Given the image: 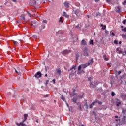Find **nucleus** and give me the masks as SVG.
<instances>
[{
	"mask_svg": "<svg viewBox=\"0 0 126 126\" xmlns=\"http://www.w3.org/2000/svg\"><path fill=\"white\" fill-rule=\"evenodd\" d=\"M76 69V65H73L72 68L70 69V70H68V71H71L70 74H74V73H76V71L75 70Z\"/></svg>",
	"mask_w": 126,
	"mask_h": 126,
	"instance_id": "nucleus-1",
	"label": "nucleus"
},
{
	"mask_svg": "<svg viewBox=\"0 0 126 126\" xmlns=\"http://www.w3.org/2000/svg\"><path fill=\"white\" fill-rule=\"evenodd\" d=\"M21 68L22 67L20 66L17 67V68H14L15 71L17 74H20L22 70Z\"/></svg>",
	"mask_w": 126,
	"mask_h": 126,
	"instance_id": "nucleus-2",
	"label": "nucleus"
},
{
	"mask_svg": "<svg viewBox=\"0 0 126 126\" xmlns=\"http://www.w3.org/2000/svg\"><path fill=\"white\" fill-rule=\"evenodd\" d=\"M81 68H82V66L80 65L78 66L77 74H81L83 72V70H81Z\"/></svg>",
	"mask_w": 126,
	"mask_h": 126,
	"instance_id": "nucleus-3",
	"label": "nucleus"
},
{
	"mask_svg": "<svg viewBox=\"0 0 126 126\" xmlns=\"http://www.w3.org/2000/svg\"><path fill=\"white\" fill-rule=\"evenodd\" d=\"M42 73H41V72L39 71L37 72L34 75L35 77L36 78H40V77H42Z\"/></svg>",
	"mask_w": 126,
	"mask_h": 126,
	"instance_id": "nucleus-4",
	"label": "nucleus"
},
{
	"mask_svg": "<svg viewBox=\"0 0 126 126\" xmlns=\"http://www.w3.org/2000/svg\"><path fill=\"white\" fill-rule=\"evenodd\" d=\"M96 103H98V100L97 99L95 100L94 102H92V104L90 105V109H92L93 106H94Z\"/></svg>",
	"mask_w": 126,
	"mask_h": 126,
	"instance_id": "nucleus-5",
	"label": "nucleus"
},
{
	"mask_svg": "<svg viewBox=\"0 0 126 126\" xmlns=\"http://www.w3.org/2000/svg\"><path fill=\"white\" fill-rule=\"evenodd\" d=\"M96 103H98V100L97 99L95 100L94 102H92V104L90 105V109H92L93 106H94Z\"/></svg>",
	"mask_w": 126,
	"mask_h": 126,
	"instance_id": "nucleus-6",
	"label": "nucleus"
},
{
	"mask_svg": "<svg viewBox=\"0 0 126 126\" xmlns=\"http://www.w3.org/2000/svg\"><path fill=\"white\" fill-rule=\"evenodd\" d=\"M88 49L87 48H85L84 50V55L85 56V57H88Z\"/></svg>",
	"mask_w": 126,
	"mask_h": 126,
	"instance_id": "nucleus-7",
	"label": "nucleus"
},
{
	"mask_svg": "<svg viewBox=\"0 0 126 126\" xmlns=\"http://www.w3.org/2000/svg\"><path fill=\"white\" fill-rule=\"evenodd\" d=\"M70 53V50H65L62 52V55H67V54H69Z\"/></svg>",
	"mask_w": 126,
	"mask_h": 126,
	"instance_id": "nucleus-8",
	"label": "nucleus"
},
{
	"mask_svg": "<svg viewBox=\"0 0 126 126\" xmlns=\"http://www.w3.org/2000/svg\"><path fill=\"white\" fill-rule=\"evenodd\" d=\"M74 13L76 14V15H77V16H78V15H80V10L79 9H77L75 10V11L73 10Z\"/></svg>",
	"mask_w": 126,
	"mask_h": 126,
	"instance_id": "nucleus-9",
	"label": "nucleus"
},
{
	"mask_svg": "<svg viewBox=\"0 0 126 126\" xmlns=\"http://www.w3.org/2000/svg\"><path fill=\"white\" fill-rule=\"evenodd\" d=\"M37 19H35L34 21H32L31 22V25H33L34 27L36 26V24H37Z\"/></svg>",
	"mask_w": 126,
	"mask_h": 126,
	"instance_id": "nucleus-10",
	"label": "nucleus"
},
{
	"mask_svg": "<svg viewBox=\"0 0 126 126\" xmlns=\"http://www.w3.org/2000/svg\"><path fill=\"white\" fill-rule=\"evenodd\" d=\"M81 45H82V46H86V41L85 40L83 39L81 42Z\"/></svg>",
	"mask_w": 126,
	"mask_h": 126,
	"instance_id": "nucleus-11",
	"label": "nucleus"
},
{
	"mask_svg": "<svg viewBox=\"0 0 126 126\" xmlns=\"http://www.w3.org/2000/svg\"><path fill=\"white\" fill-rule=\"evenodd\" d=\"M63 16H64L66 18H69V16L65 12H63Z\"/></svg>",
	"mask_w": 126,
	"mask_h": 126,
	"instance_id": "nucleus-12",
	"label": "nucleus"
},
{
	"mask_svg": "<svg viewBox=\"0 0 126 126\" xmlns=\"http://www.w3.org/2000/svg\"><path fill=\"white\" fill-rule=\"evenodd\" d=\"M92 63H93V59H91V60H90L87 63V65H88V66L90 65V64H92Z\"/></svg>",
	"mask_w": 126,
	"mask_h": 126,
	"instance_id": "nucleus-13",
	"label": "nucleus"
},
{
	"mask_svg": "<svg viewBox=\"0 0 126 126\" xmlns=\"http://www.w3.org/2000/svg\"><path fill=\"white\" fill-rule=\"evenodd\" d=\"M64 5L65 7H69V5H70V4L69 3L67 2H64Z\"/></svg>",
	"mask_w": 126,
	"mask_h": 126,
	"instance_id": "nucleus-14",
	"label": "nucleus"
},
{
	"mask_svg": "<svg viewBox=\"0 0 126 126\" xmlns=\"http://www.w3.org/2000/svg\"><path fill=\"white\" fill-rule=\"evenodd\" d=\"M27 117H28V115L27 114H24V120L23 122H25L26 120H27Z\"/></svg>",
	"mask_w": 126,
	"mask_h": 126,
	"instance_id": "nucleus-15",
	"label": "nucleus"
},
{
	"mask_svg": "<svg viewBox=\"0 0 126 126\" xmlns=\"http://www.w3.org/2000/svg\"><path fill=\"white\" fill-rule=\"evenodd\" d=\"M32 5H36V0H32L31 2Z\"/></svg>",
	"mask_w": 126,
	"mask_h": 126,
	"instance_id": "nucleus-16",
	"label": "nucleus"
},
{
	"mask_svg": "<svg viewBox=\"0 0 126 126\" xmlns=\"http://www.w3.org/2000/svg\"><path fill=\"white\" fill-rule=\"evenodd\" d=\"M76 104H77L78 107H79V109L80 111H81V110H82L81 104L79 102H78V103L76 102Z\"/></svg>",
	"mask_w": 126,
	"mask_h": 126,
	"instance_id": "nucleus-17",
	"label": "nucleus"
},
{
	"mask_svg": "<svg viewBox=\"0 0 126 126\" xmlns=\"http://www.w3.org/2000/svg\"><path fill=\"white\" fill-rule=\"evenodd\" d=\"M20 19L22 20L23 21H26L25 20V17H24V15H22L20 17Z\"/></svg>",
	"mask_w": 126,
	"mask_h": 126,
	"instance_id": "nucleus-18",
	"label": "nucleus"
},
{
	"mask_svg": "<svg viewBox=\"0 0 126 126\" xmlns=\"http://www.w3.org/2000/svg\"><path fill=\"white\" fill-rule=\"evenodd\" d=\"M72 100L73 103H75V104H76V102L77 101V98L76 97L73 98Z\"/></svg>",
	"mask_w": 126,
	"mask_h": 126,
	"instance_id": "nucleus-19",
	"label": "nucleus"
},
{
	"mask_svg": "<svg viewBox=\"0 0 126 126\" xmlns=\"http://www.w3.org/2000/svg\"><path fill=\"white\" fill-rule=\"evenodd\" d=\"M81 66L82 68H86L88 66L87 64H82Z\"/></svg>",
	"mask_w": 126,
	"mask_h": 126,
	"instance_id": "nucleus-20",
	"label": "nucleus"
},
{
	"mask_svg": "<svg viewBox=\"0 0 126 126\" xmlns=\"http://www.w3.org/2000/svg\"><path fill=\"white\" fill-rule=\"evenodd\" d=\"M57 73L58 74H59V75H61V74L62 73V71L61 70V69H58L57 70Z\"/></svg>",
	"mask_w": 126,
	"mask_h": 126,
	"instance_id": "nucleus-21",
	"label": "nucleus"
},
{
	"mask_svg": "<svg viewBox=\"0 0 126 126\" xmlns=\"http://www.w3.org/2000/svg\"><path fill=\"white\" fill-rule=\"evenodd\" d=\"M117 12H118V13H120V12H121V8H120V7H117Z\"/></svg>",
	"mask_w": 126,
	"mask_h": 126,
	"instance_id": "nucleus-22",
	"label": "nucleus"
},
{
	"mask_svg": "<svg viewBox=\"0 0 126 126\" xmlns=\"http://www.w3.org/2000/svg\"><path fill=\"white\" fill-rule=\"evenodd\" d=\"M72 96H75L76 93H75V89H74L73 91V93L72 94Z\"/></svg>",
	"mask_w": 126,
	"mask_h": 126,
	"instance_id": "nucleus-23",
	"label": "nucleus"
},
{
	"mask_svg": "<svg viewBox=\"0 0 126 126\" xmlns=\"http://www.w3.org/2000/svg\"><path fill=\"white\" fill-rule=\"evenodd\" d=\"M78 98H79V99H80L81 98H83V94H81V95H78Z\"/></svg>",
	"mask_w": 126,
	"mask_h": 126,
	"instance_id": "nucleus-24",
	"label": "nucleus"
},
{
	"mask_svg": "<svg viewBox=\"0 0 126 126\" xmlns=\"http://www.w3.org/2000/svg\"><path fill=\"white\" fill-rule=\"evenodd\" d=\"M101 26H102V27H103V28H102V29H103V30H105V29H106V25H103V24H101Z\"/></svg>",
	"mask_w": 126,
	"mask_h": 126,
	"instance_id": "nucleus-25",
	"label": "nucleus"
},
{
	"mask_svg": "<svg viewBox=\"0 0 126 126\" xmlns=\"http://www.w3.org/2000/svg\"><path fill=\"white\" fill-rule=\"evenodd\" d=\"M13 43L15 45V46H18V42L15 41H13Z\"/></svg>",
	"mask_w": 126,
	"mask_h": 126,
	"instance_id": "nucleus-26",
	"label": "nucleus"
},
{
	"mask_svg": "<svg viewBox=\"0 0 126 126\" xmlns=\"http://www.w3.org/2000/svg\"><path fill=\"white\" fill-rule=\"evenodd\" d=\"M59 21V22H62V23L63 22V18L62 17H60Z\"/></svg>",
	"mask_w": 126,
	"mask_h": 126,
	"instance_id": "nucleus-27",
	"label": "nucleus"
},
{
	"mask_svg": "<svg viewBox=\"0 0 126 126\" xmlns=\"http://www.w3.org/2000/svg\"><path fill=\"white\" fill-rule=\"evenodd\" d=\"M122 112L124 114V115H126V109H123Z\"/></svg>",
	"mask_w": 126,
	"mask_h": 126,
	"instance_id": "nucleus-28",
	"label": "nucleus"
},
{
	"mask_svg": "<svg viewBox=\"0 0 126 126\" xmlns=\"http://www.w3.org/2000/svg\"><path fill=\"white\" fill-rule=\"evenodd\" d=\"M111 95L112 97H114V96H115L116 95V94H115V92H111Z\"/></svg>",
	"mask_w": 126,
	"mask_h": 126,
	"instance_id": "nucleus-29",
	"label": "nucleus"
},
{
	"mask_svg": "<svg viewBox=\"0 0 126 126\" xmlns=\"http://www.w3.org/2000/svg\"><path fill=\"white\" fill-rule=\"evenodd\" d=\"M58 33L63 34V31H58Z\"/></svg>",
	"mask_w": 126,
	"mask_h": 126,
	"instance_id": "nucleus-30",
	"label": "nucleus"
},
{
	"mask_svg": "<svg viewBox=\"0 0 126 126\" xmlns=\"http://www.w3.org/2000/svg\"><path fill=\"white\" fill-rule=\"evenodd\" d=\"M90 45H94V42H93V40H91L90 41Z\"/></svg>",
	"mask_w": 126,
	"mask_h": 126,
	"instance_id": "nucleus-31",
	"label": "nucleus"
},
{
	"mask_svg": "<svg viewBox=\"0 0 126 126\" xmlns=\"http://www.w3.org/2000/svg\"><path fill=\"white\" fill-rule=\"evenodd\" d=\"M106 57H107V55H103V58H104L105 61H108V60L107 59V58H106Z\"/></svg>",
	"mask_w": 126,
	"mask_h": 126,
	"instance_id": "nucleus-32",
	"label": "nucleus"
},
{
	"mask_svg": "<svg viewBox=\"0 0 126 126\" xmlns=\"http://www.w3.org/2000/svg\"><path fill=\"white\" fill-rule=\"evenodd\" d=\"M41 30L45 29V28L46 27V26H45V25H42L41 26Z\"/></svg>",
	"mask_w": 126,
	"mask_h": 126,
	"instance_id": "nucleus-33",
	"label": "nucleus"
},
{
	"mask_svg": "<svg viewBox=\"0 0 126 126\" xmlns=\"http://www.w3.org/2000/svg\"><path fill=\"white\" fill-rule=\"evenodd\" d=\"M43 23H46V24H47V23H48V21L46 20H44L42 21Z\"/></svg>",
	"mask_w": 126,
	"mask_h": 126,
	"instance_id": "nucleus-34",
	"label": "nucleus"
},
{
	"mask_svg": "<svg viewBox=\"0 0 126 126\" xmlns=\"http://www.w3.org/2000/svg\"><path fill=\"white\" fill-rule=\"evenodd\" d=\"M122 38H126V34H122Z\"/></svg>",
	"mask_w": 126,
	"mask_h": 126,
	"instance_id": "nucleus-35",
	"label": "nucleus"
},
{
	"mask_svg": "<svg viewBox=\"0 0 126 126\" xmlns=\"http://www.w3.org/2000/svg\"><path fill=\"white\" fill-rule=\"evenodd\" d=\"M75 28H76L77 29H80V28L79 27V25L76 26Z\"/></svg>",
	"mask_w": 126,
	"mask_h": 126,
	"instance_id": "nucleus-36",
	"label": "nucleus"
},
{
	"mask_svg": "<svg viewBox=\"0 0 126 126\" xmlns=\"http://www.w3.org/2000/svg\"><path fill=\"white\" fill-rule=\"evenodd\" d=\"M84 106H86V107H87V109H88V104H87V102L85 103V104L84 105Z\"/></svg>",
	"mask_w": 126,
	"mask_h": 126,
	"instance_id": "nucleus-37",
	"label": "nucleus"
},
{
	"mask_svg": "<svg viewBox=\"0 0 126 126\" xmlns=\"http://www.w3.org/2000/svg\"><path fill=\"white\" fill-rule=\"evenodd\" d=\"M49 80H46V82H45V85H48V84H49Z\"/></svg>",
	"mask_w": 126,
	"mask_h": 126,
	"instance_id": "nucleus-38",
	"label": "nucleus"
},
{
	"mask_svg": "<svg viewBox=\"0 0 126 126\" xmlns=\"http://www.w3.org/2000/svg\"><path fill=\"white\" fill-rule=\"evenodd\" d=\"M126 19H124L122 23H123V24H126Z\"/></svg>",
	"mask_w": 126,
	"mask_h": 126,
	"instance_id": "nucleus-39",
	"label": "nucleus"
},
{
	"mask_svg": "<svg viewBox=\"0 0 126 126\" xmlns=\"http://www.w3.org/2000/svg\"><path fill=\"white\" fill-rule=\"evenodd\" d=\"M48 97H49V94H45V95H44V98H47Z\"/></svg>",
	"mask_w": 126,
	"mask_h": 126,
	"instance_id": "nucleus-40",
	"label": "nucleus"
},
{
	"mask_svg": "<svg viewBox=\"0 0 126 126\" xmlns=\"http://www.w3.org/2000/svg\"><path fill=\"white\" fill-rule=\"evenodd\" d=\"M53 82V84H56V79H54L52 80Z\"/></svg>",
	"mask_w": 126,
	"mask_h": 126,
	"instance_id": "nucleus-41",
	"label": "nucleus"
},
{
	"mask_svg": "<svg viewBox=\"0 0 126 126\" xmlns=\"http://www.w3.org/2000/svg\"><path fill=\"white\" fill-rule=\"evenodd\" d=\"M126 55V50H125V51H124V52L123 53V55L124 56V55Z\"/></svg>",
	"mask_w": 126,
	"mask_h": 126,
	"instance_id": "nucleus-42",
	"label": "nucleus"
},
{
	"mask_svg": "<svg viewBox=\"0 0 126 126\" xmlns=\"http://www.w3.org/2000/svg\"><path fill=\"white\" fill-rule=\"evenodd\" d=\"M62 99L63 100V101H65V98H64V97L63 96H62Z\"/></svg>",
	"mask_w": 126,
	"mask_h": 126,
	"instance_id": "nucleus-43",
	"label": "nucleus"
},
{
	"mask_svg": "<svg viewBox=\"0 0 126 126\" xmlns=\"http://www.w3.org/2000/svg\"><path fill=\"white\" fill-rule=\"evenodd\" d=\"M114 44H118V40H114Z\"/></svg>",
	"mask_w": 126,
	"mask_h": 126,
	"instance_id": "nucleus-44",
	"label": "nucleus"
},
{
	"mask_svg": "<svg viewBox=\"0 0 126 126\" xmlns=\"http://www.w3.org/2000/svg\"><path fill=\"white\" fill-rule=\"evenodd\" d=\"M126 0H125V1L122 3V4H123V5H125V4H126Z\"/></svg>",
	"mask_w": 126,
	"mask_h": 126,
	"instance_id": "nucleus-45",
	"label": "nucleus"
},
{
	"mask_svg": "<svg viewBox=\"0 0 126 126\" xmlns=\"http://www.w3.org/2000/svg\"><path fill=\"white\" fill-rule=\"evenodd\" d=\"M122 30H124V32H126V27L124 28L123 29H122Z\"/></svg>",
	"mask_w": 126,
	"mask_h": 126,
	"instance_id": "nucleus-46",
	"label": "nucleus"
},
{
	"mask_svg": "<svg viewBox=\"0 0 126 126\" xmlns=\"http://www.w3.org/2000/svg\"><path fill=\"white\" fill-rule=\"evenodd\" d=\"M28 14H29L30 15V17H32L33 16V15L32 14H30V13H28Z\"/></svg>",
	"mask_w": 126,
	"mask_h": 126,
	"instance_id": "nucleus-47",
	"label": "nucleus"
},
{
	"mask_svg": "<svg viewBox=\"0 0 126 126\" xmlns=\"http://www.w3.org/2000/svg\"><path fill=\"white\" fill-rule=\"evenodd\" d=\"M78 57H79L78 55H77L76 56V61H77V60H78Z\"/></svg>",
	"mask_w": 126,
	"mask_h": 126,
	"instance_id": "nucleus-48",
	"label": "nucleus"
},
{
	"mask_svg": "<svg viewBox=\"0 0 126 126\" xmlns=\"http://www.w3.org/2000/svg\"><path fill=\"white\" fill-rule=\"evenodd\" d=\"M97 103H98V104H99V105H102V102H100V101H98V100H97Z\"/></svg>",
	"mask_w": 126,
	"mask_h": 126,
	"instance_id": "nucleus-49",
	"label": "nucleus"
},
{
	"mask_svg": "<svg viewBox=\"0 0 126 126\" xmlns=\"http://www.w3.org/2000/svg\"><path fill=\"white\" fill-rule=\"evenodd\" d=\"M122 53H123V51H122L121 50L119 51V54H122Z\"/></svg>",
	"mask_w": 126,
	"mask_h": 126,
	"instance_id": "nucleus-50",
	"label": "nucleus"
},
{
	"mask_svg": "<svg viewBox=\"0 0 126 126\" xmlns=\"http://www.w3.org/2000/svg\"><path fill=\"white\" fill-rule=\"evenodd\" d=\"M94 1H95V2H99V1H100V0H94Z\"/></svg>",
	"mask_w": 126,
	"mask_h": 126,
	"instance_id": "nucleus-51",
	"label": "nucleus"
},
{
	"mask_svg": "<svg viewBox=\"0 0 126 126\" xmlns=\"http://www.w3.org/2000/svg\"><path fill=\"white\" fill-rule=\"evenodd\" d=\"M105 34H108V31H107V30H105Z\"/></svg>",
	"mask_w": 126,
	"mask_h": 126,
	"instance_id": "nucleus-52",
	"label": "nucleus"
},
{
	"mask_svg": "<svg viewBox=\"0 0 126 126\" xmlns=\"http://www.w3.org/2000/svg\"><path fill=\"white\" fill-rule=\"evenodd\" d=\"M119 105H121V102H119L117 104V106H119Z\"/></svg>",
	"mask_w": 126,
	"mask_h": 126,
	"instance_id": "nucleus-53",
	"label": "nucleus"
},
{
	"mask_svg": "<svg viewBox=\"0 0 126 126\" xmlns=\"http://www.w3.org/2000/svg\"><path fill=\"white\" fill-rule=\"evenodd\" d=\"M118 73L119 75H120V74H121V73H122V71H118Z\"/></svg>",
	"mask_w": 126,
	"mask_h": 126,
	"instance_id": "nucleus-54",
	"label": "nucleus"
},
{
	"mask_svg": "<svg viewBox=\"0 0 126 126\" xmlns=\"http://www.w3.org/2000/svg\"><path fill=\"white\" fill-rule=\"evenodd\" d=\"M107 2H111V0H106Z\"/></svg>",
	"mask_w": 126,
	"mask_h": 126,
	"instance_id": "nucleus-55",
	"label": "nucleus"
},
{
	"mask_svg": "<svg viewBox=\"0 0 126 126\" xmlns=\"http://www.w3.org/2000/svg\"><path fill=\"white\" fill-rule=\"evenodd\" d=\"M115 119H118V118H119V116L116 115L115 116Z\"/></svg>",
	"mask_w": 126,
	"mask_h": 126,
	"instance_id": "nucleus-56",
	"label": "nucleus"
},
{
	"mask_svg": "<svg viewBox=\"0 0 126 126\" xmlns=\"http://www.w3.org/2000/svg\"><path fill=\"white\" fill-rule=\"evenodd\" d=\"M111 35H112V36H115V33H114V32H112V33H111Z\"/></svg>",
	"mask_w": 126,
	"mask_h": 126,
	"instance_id": "nucleus-57",
	"label": "nucleus"
},
{
	"mask_svg": "<svg viewBox=\"0 0 126 126\" xmlns=\"http://www.w3.org/2000/svg\"><path fill=\"white\" fill-rule=\"evenodd\" d=\"M119 49V48H116V51H120Z\"/></svg>",
	"mask_w": 126,
	"mask_h": 126,
	"instance_id": "nucleus-58",
	"label": "nucleus"
},
{
	"mask_svg": "<svg viewBox=\"0 0 126 126\" xmlns=\"http://www.w3.org/2000/svg\"><path fill=\"white\" fill-rule=\"evenodd\" d=\"M12 1H13V2H16V0H12Z\"/></svg>",
	"mask_w": 126,
	"mask_h": 126,
	"instance_id": "nucleus-59",
	"label": "nucleus"
},
{
	"mask_svg": "<svg viewBox=\"0 0 126 126\" xmlns=\"http://www.w3.org/2000/svg\"><path fill=\"white\" fill-rule=\"evenodd\" d=\"M90 79H91V77L88 78V80L90 81Z\"/></svg>",
	"mask_w": 126,
	"mask_h": 126,
	"instance_id": "nucleus-60",
	"label": "nucleus"
},
{
	"mask_svg": "<svg viewBox=\"0 0 126 126\" xmlns=\"http://www.w3.org/2000/svg\"><path fill=\"white\" fill-rule=\"evenodd\" d=\"M119 44H122V41H119Z\"/></svg>",
	"mask_w": 126,
	"mask_h": 126,
	"instance_id": "nucleus-61",
	"label": "nucleus"
},
{
	"mask_svg": "<svg viewBox=\"0 0 126 126\" xmlns=\"http://www.w3.org/2000/svg\"><path fill=\"white\" fill-rule=\"evenodd\" d=\"M45 76H46V77H47V76H48V74H46L45 75Z\"/></svg>",
	"mask_w": 126,
	"mask_h": 126,
	"instance_id": "nucleus-62",
	"label": "nucleus"
},
{
	"mask_svg": "<svg viewBox=\"0 0 126 126\" xmlns=\"http://www.w3.org/2000/svg\"><path fill=\"white\" fill-rule=\"evenodd\" d=\"M124 28V26H121V28Z\"/></svg>",
	"mask_w": 126,
	"mask_h": 126,
	"instance_id": "nucleus-63",
	"label": "nucleus"
},
{
	"mask_svg": "<svg viewBox=\"0 0 126 126\" xmlns=\"http://www.w3.org/2000/svg\"><path fill=\"white\" fill-rule=\"evenodd\" d=\"M36 123H39V122L38 121V119L36 120Z\"/></svg>",
	"mask_w": 126,
	"mask_h": 126,
	"instance_id": "nucleus-64",
	"label": "nucleus"
}]
</instances>
